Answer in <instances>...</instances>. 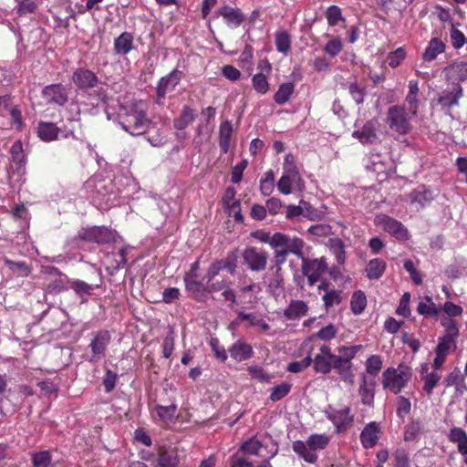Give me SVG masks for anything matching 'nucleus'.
Wrapping results in <instances>:
<instances>
[{
	"label": "nucleus",
	"mask_w": 467,
	"mask_h": 467,
	"mask_svg": "<svg viewBox=\"0 0 467 467\" xmlns=\"http://www.w3.org/2000/svg\"><path fill=\"white\" fill-rule=\"evenodd\" d=\"M118 121L121 129L131 136L144 134L151 124V119L148 117L147 103L140 99L120 106Z\"/></svg>",
	"instance_id": "nucleus-1"
},
{
	"label": "nucleus",
	"mask_w": 467,
	"mask_h": 467,
	"mask_svg": "<svg viewBox=\"0 0 467 467\" xmlns=\"http://www.w3.org/2000/svg\"><path fill=\"white\" fill-rule=\"evenodd\" d=\"M411 377V368L404 363H400L396 368H387L381 377L382 388L398 395L407 387Z\"/></svg>",
	"instance_id": "nucleus-2"
},
{
	"label": "nucleus",
	"mask_w": 467,
	"mask_h": 467,
	"mask_svg": "<svg viewBox=\"0 0 467 467\" xmlns=\"http://www.w3.org/2000/svg\"><path fill=\"white\" fill-rule=\"evenodd\" d=\"M242 451L246 454L262 459H272L277 454L278 447L270 438L259 439L254 437L244 442Z\"/></svg>",
	"instance_id": "nucleus-3"
},
{
	"label": "nucleus",
	"mask_w": 467,
	"mask_h": 467,
	"mask_svg": "<svg viewBox=\"0 0 467 467\" xmlns=\"http://www.w3.org/2000/svg\"><path fill=\"white\" fill-rule=\"evenodd\" d=\"M301 271L304 276L307 278V284L313 286L318 282L327 269L328 264L327 258H308L305 254L301 258Z\"/></svg>",
	"instance_id": "nucleus-4"
},
{
	"label": "nucleus",
	"mask_w": 467,
	"mask_h": 467,
	"mask_svg": "<svg viewBox=\"0 0 467 467\" xmlns=\"http://www.w3.org/2000/svg\"><path fill=\"white\" fill-rule=\"evenodd\" d=\"M411 117L403 107L393 106L388 109L386 121L391 130L405 135L411 130Z\"/></svg>",
	"instance_id": "nucleus-5"
},
{
	"label": "nucleus",
	"mask_w": 467,
	"mask_h": 467,
	"mask_svg": "<svg viewBox=\"0 0 467 467\" xmlns=\"http://www.w3.org/2000/svg\"><path fill=\"white\" fill-rule=\"evenodd\" d=\"M305 247V241L296 235H289L283 233L274 234L273 249L281 248L301 259L304 255Z\"/></svg>",
	"instance_id": "nucleus-6"
},
{
	"label": "nucleus",
	"mask_w": 467,
	"mask_h": 467,
	"mask_svg": "<svg viewBox=\"0 0 467 467\" xmlns=\"http://www.w3.org/2000/svg\"><path fill=\"white\" fill-rule=\"evenodd\" d=\"M374 223L398 241L405 242L410 237L409 231L403 223L389 215L383 213L376 215Z\"/></svg>",
	"instance_id": "nucleus-7"
},
{
	"label": "nucleus",
	"mask_w": 467,
	"mask_h": 467,
	"mask_svg": "<svg viewBox=\"0 0 467 467\" xmlns=\"http://www.w3.org/2000/svg\"><path fill=\"white\" fill-rule=\"evenodd\" d=\"M243 258L252 272H261L266 268L268 254L263 249L250 246L244 250Z\"/></svg>",
	"instance_id": "nucleus-8"
},
{
	"label": "nucleus",
	"mask_w": 467,
	"mask_h": 467,
	"mask_svg": "<svg viewBox=\"0 0 467 467\" xmlns=\"http://www.w3.org/2000/svg\"><path fill=\"white\" fill-rule=\"evenodd\" d=\"M326 416L333 423L337 433L347 431L354 420L351 410L347 406L338 410L330 408L326 411Z\"/></svg>",
	"instance_id": "nucleus-9"
},
{
	"label": "nucleus",
	"mask_w": 467,
	"mask_h": 467,
	"mask_svg": "<svg viewBox=\"0 0 467 467\" xmlns=\"http://www.w3.org/2000/svg\"><path fill=\"white\" fill-rule=\"evenodd\" d=\"M276 186L281 193L287 195L290 194L293 190L301 191L304 188V182L298 170H288L284 171Z\"/></svg>",
	"instance_id": "nucleus-10"
},
{
	"label": "nucleus",
	"mask_w": 467,
	"mask_h": 467,
	"mask_svg": "<svg viewBox=\"0 0 467 467\" xmlns=\"http://www.w3.org/2000/svg\"><path fill=\"white\" fill-rule=\"evenodd\" d=\"M331 348L327 345H322L319 348V353L312 358L313 368L317 373L324 375L329 374L333 369L334 358Z\"/></svg>",
	"instance_id": "nucleus-11"
},
{
	"label": "nucleus",
	"mask_w": 467,
	"mask_h": 467,
	"mask_svg": "<svg viewBox=\"0 0 467 467\" xmlns=\"http://www.w3.org/2000/svg\"><path fill=\"white\" fill-rule=\"evenodd\" d=\"M182 77L183 72L174 68L168 75L161 78L156 87L158 103H161V100L165 98L167 93L175 89Z\"/></svg>",
	"instance_id": "nucleus-12"
},
{
	"label": "nucleus",
	"mask_w": 467,
	"mask_h": 467,
	"mask_svg": "<svg viewBox=\"0 0 467 467\" xmlns=\"http://www.w3.org/2000/svg\"><path fill=\"white\" fill-rule=\"evenodd\" d=\"M110 342V335L106 330L98 332L90 342L92 355L89 361L96 363L105 356L108 345Z\"/></svg>",
	"instance_id": "nucleus-13"
},
{
	"label": "nucleus",
	"mask_w": 467,
	"mask_h": 467,
	"mask_svg": "<svg viewBox=\"0 0 467 467\" xmlns=\"http://www.w3.org/2000/svg\"><path fill=\"white\" fill-rule=\"evenodd\" d=\"M42 96L48 103L59 106L65 105L68 100L67 88L62 84H52L45 87L42 90Z\"/></svg>",
	"instance_id": "nucleus-14"
},
{
	"label": "nucleus",
	"mask_w": 467,
	"mask_h": 467,
	"mask_svg": "<svg viewBox=\"0 0 467 467\" xmlns=\"http://www.w3.org/2000/svg\"><path fill=\"white\" fill-rule=\"evenodd\" d=\"M216 16H222L226 26L230 28L239 27L244 21L245 16L239 8H234L228 5L221 6L216 12Z\"/></svg>",
	"instance_id": "nucleus-15"
},
{
	"label": "nucleus",
	"mask_w": 467,
	"mask_h": 467,
	"mask_svg": "<svg viewBox=\"0 0 467 467\" xmlns=\"http://www.w3.org/2000/svg\"><path fill=\"white\" fill-rule=\"evenodd\" d=\"M26 159L20 140L13 143L10 149V170L18 176L24 174Z\"/></svg>",
	"instance_id": "nucleus-16"
},
{
	"label": "nucleus",
	"mask_w": 467,
	"mask_h": 467,
	"mask_svg": "<svg viewBox=\"0 0 467 467\" xmlns=\"http://www.w3.org/2000/svg\"><path fill=\"white\" fill-rule=\"evenodd\" d=\"M379 122L376 119L367 121L360 130L353 131V138L363 144L373 143L378 140Z\"/></svg>",
	"instance_id": "nucleus-17"
},
{
	"label": "nucleus",
	"mask_w": 467,
	"mask_h": 467,
	"mask_svg": "<svg viewBox=\"0 0 467 467\" xmlns=\"http://www.w3.org/2000/svg\"><path fill=\"white\" fill-rule=\"evenodd\" d=\"M79 237L98 244H106L111 241L112 233L107 227L94 226L88 229H83L79 233Z\"/></svg>",
	"instance_id": "nucleus-18"
},
{
	"label": "nucleus",
	"mask_w": 467,
	"mask_h": 467,
	"mask_svg": "<svg viewBox=\"0 0 467 467\" xmlns=\"http://www.w3.org/2000/svg\"><path fill=\"white\" fill-rule=\"evenodd\" d=\"M381 429L379 423L371 421L368 423L360 433V442L365 449L376 446L379 440Z\"/></svg>",
	"instance_id": "nucleus-19"
},
{
	"label": "nucleus",
	"mask_w": 467,
	"mask_h": 467,
	"mask_svg": "<svg viewBox=\"0 0 467 467\" xmlns=\"http://www.w3.org/2000/svg\"><path fill=\"white\" fill-rule=\"evenodd\" d=\"M198 278V273L187 272L184 275L183 281L186 290L190 292L196 300L203 302L204 284L199 281Z\"/></svg>",
	"instance_id": "nucleus-20"
},
{
	"label": "nucleus",
	"mask_w": 467,
	"mask_h": 467,
	"mask_svg": "<svg viewBox=\"0 0 467 467\" xmlns=\"http://www.w3.org/2000/svg\"><path fill=\"white\" fill-rule=\"evenodd\" d=\"M73 82L81 89L93 88L98 83L97 76L85 68L77 69L72 76Z\"/></svg>",
	"instance_id": "nucleus-21"
},
{
	"label": "nucleus",
	"mask_w": 467,
	"mask_h": 467,
	"mask_svg": "<svg viewBox=\"0 0 467 467\" xmlns=\"http://www.w3.org/2000/svg\"><path fill=\"white\" fill-rule=\"evenodd\" d=\"M333 368L344 382L350 385L354 384L355 375L352 370V362H347L337 355L334 358Z\"/></svg>",
	"instance_id": "nucleus-22"
},
{
	"label": "nucleus",
	"mask_w": 467,
	"mask_h": 467,
	"mask_svg": "<svg viewBox=\"0 0 467 467\" xmlns=\"http://www.w3.org/2000/svg\"><path fill=\"white\" fill-rule=\"evenodd\" d=\"M308 309V305L305 301L291 300L287 307L284 310V317L287 320L299 319L307 314Z\"/></svg>",
	"instance_id": "nucleus-23"
},
{
	"label": "nucleus",
	"mask_w": 467,
	"mask_h": 467,
	"mask_svg": "<svg viewBox=\"0 0 467 467\" xmlns=\"http://www.w3.org/2000/svg\"><path fill=\"white\" fill-rule=\"evenodd\" d=\"M292 449L299 458H301L307 463L314 464L317 462L318 459L317 453H315L312 451L311 447H309L308 442L306 441H295L292 443Z\"/></svg>",
	"instance_id": "nucleus-24"
},
{
	"label": "nucleus",
	"mask_w": 467,
	"mask_h": 467,
	"mask_svg": "<svg viewBox=\"0 0 467 467\" xmlns=\"http://www.w3.org/2000/svg\"><path fill=\"white\" fill-rule=\"evenodd\" d=\"M375 380H368L366 376L362 377L361 383L358 388V394L361 398V402L367 406H372L375 398Z\"/></svg>",
	"instance_id": "nucleus-25"
},
{
	"label": "nucleus",
	"mask_w": 467,
	"mask_h": 467,
	"mask_svg": "<svg viewBox=\"0 0 467 467\" xmlns=\"http://www.w3.org/2000/svg\"><path fill=\"white\" fill-rule=\"evenodd\" d=\"M428 370L429 364L425 363L421 365L420 374L421 380L424 382L423 389L430 395L440 381L441 376L438 374L437 370L431 372H429Z\"/></svg>",
	"instance_id": "nucleus-26"
},
{
	"label": "nucleus",
	"mask_w": 467,
	"mask_h": 467,
	"mask_svg": "<svg viewBox=\"0 0 467 467\" xmlns=\"http://www.w3.org/2000/svg\"><path fill=\"white\" fill-rule=\"evenodd\" d=\"M134 48L133 36L129 32L121 33L114 40V51L117 55H128Z\"/></svg>",
	"instance_id": "nucleus-27"
},
{
	"label": "nucleus",
	"mask_w": 467,
	"mask_h": 467,
	"mask_svg": "<svg viewBox=\"0 0 467 467\" xmlns=\"http://www.w3.org/2000/svg\"><path fill=\"white\" fill-rule=\"evenodd\" d=\"M417 312L424 317H431L438 319L440 317L441 309L438 308L431 296H426L418 303Z\"/></svg>",
	"instance_id": "nucleus-28"
},
{
	"label": "nucleus",
	"mask_w": 467,
	"mask_h": 467,
	"mask_svg": "<svg viewBox=\"0 0 467 467\" xmlns=\"http://www.w3.org/2000/svg\"><path fill=\"white\" fill-rule=\"evenodd\" d=\"M448 439L457 445L458 451L461 454L467 455V433L463 429L452 427L448 433Z\"/></svg>",
	"instance_id": "nucleus-29"
},
{
	"label": "nucleus",
	"mask_w": 467,
	"mask_h": 467,
	"mask_svg": "<svg viewBox=\"0 0 467 467\" xmlns=\"http://www.w3.org/2000/svg\"><path fill=\"white\" fill-rule=\"evenodd\" d=\"M230 356L235 361H244L251 358L253 354L252 347L243 341H237L229 348Z\"/></svg>",
	"instance_id": "nucleus-30"
},
{
	"label": "nucleus",
	"mask_w": 467,
	"mask_h": 467,
	"mask_svg": "<svg viewBox=\"0 0 467 467\" xmlns=\"http://www.w3.org/2000/svg\"><path fill=\"white\" fill-rule=\"evenodd\" d=\"M179 459L175 450L160 449L155 467H177Z\"/></svg>",
	"instance_id": "nucleus-31"
},
{
	"label": "nucleus",
	"mask_w": 467,
	"mask_h": 467,
	"mask_svg": "<svg viewBox=\"0 0 467 467\" xmlns=\"http://www.w3.org/2000/svg\"><path fill=\"white\" fill-rule=\"evenodd\" d=\"M196 118V112L188 105L182 107V112L173 121L176 130H182L186 129Z\"/></svg>",
	"instance_id": "nucleus-32"
},
{
	"label": "nucleus",
	"mask_w": 467,
	"mask_h": 467,
	"mask_svg": "<svg viewBox=\"0 0 467 467\" xmlns=\"http://www.w3.org/2000/svg\"><path fill=\"white\" fill-rule=\"evenodd\" d=\"M462 97V88L459 84H455L451 90L445 92L439 99L440 104L443 107L451 108L458 105L459 99Z\"/></svg>",
	"instance_id": "nucleus-33"
},
{
	"label": "nucleus",
	"mask_w": 467,
	"mask_h": 467,
	"mask_svg": "<svg viewBox=\"0 0 467 467\" xmlns=\"http://www.w3.org/2000/svg\"><path fill=\"white\" fill-rule=\"evenodd\" d=\"M59 129L52 122L42 121L38 124L37 134L44 141H51L57 138Z\"/></svg>",
	"instance_id": "nucleus-34"
},
{
	"label": "nucleus",
	"mask_w": 467,
	"mask_h": 467,
	"mask_svg": "<svg viewBox=\"0 0 467 467\" xmlns=\"http://www.w3.org/2000/svg\"><path fill=\"white\" fill-rule=\"evenodd\" d=\"M444 43L439 38H432L429 42V45L422 55V59L424 62L432 61L438 57L439 54L444 52Z\"/></svg>",
	"instance_id": "nucleus-35"
},
{
	"label": "nucleus",
	"mask_w": 467,
	"mask_h": 467,
	"mask_svg": "<svg viewBox=\"0 0 467 467\" xmlns=\"http://www.w3.org/2000/svg\"><path fill=\"white\" fill-rule=\"evenodd\" d=\"M410 199L411 202L419 203L423 207L433 200V195L431 190L420 185L410 194Z\"/></svg>",
	"instance_id": "nucleus-36"
},
{
	"label": "nucleus",
	"mask_w": 467,
	"mask_h": 467,
	"mask_svg": "<svg viewBox=\"0 0 467 467\" xmlns=\"http://www.w3.org/2000/svg\"><path fill=\"white\" fill-rule=\"evenodd\" d=\"M387 265L380 258L371 259L366 267V273L368 279H379L386 270Z\"/></svg>",
	"instance_id": "nucleus-37"
},
{
	"label": "nucleus",
	"mask_w": 467,
	"mask_h": 467,
	"mask_svg": "<svg viewBox=\"0 0 467 467\" xmlns=\"http://www.w3.org/2000/svg\"><path fill=\"white\" fill-rule=\"evenodd\" d=\"M295 90V85L292 82L282 83L274 95V100L278 105L285 104L291 98Z\"/></svg>",
	"instance_id": "nucleus-38"
},
{
	"label": "nucleus",
	"mask_w": 467,
	"mask_h": 467,
	"mask_svg": "<svg viewBox=\"0 0 467 467\" xmlns=\"http://www.w3.org/2000/svg\"><path fill=\"white\" fill-rule=\"evenodd\" d=\"M439 318L441 320V326L444 328V334L442 336L457 339L460 336V323L450 317Z\"/></svg>",
	"instance_id": "nucleus-39"
},
{
	"label": "nucleus",
	"mask_w": 467,
	"mask_h": 467,
	"mask_svg": "<svg viewBox=\"0 0 467 467\" xmlns=\"http://www.w3.org/2000/svg\"><path fill=\"white\" fill-rule=\"evenodd\" d=\"M233 132V127L230 121L226 120L220 125L219 135H220V147L222 150L226 153L229 150L231 143V136Z\"/></svg>",
	"instance_id": "nucleus-40"
},
{
	"label": "nucleus",
	"mask_w": 467,
	"mask_h": 467,
	"mask_svg": "<svg viewBox=\"0 0 467 467\" xmlns=\"http://www.w3.org/2000/svg\"><path fill=\"white\" fill-rule=\"evenodd\" d=\"M127 248L121 247L118 254H107L106 261L109 264V267L113 270H119L127 264Z\"/></svg>",
	"instance_id": "nucleus-41"
},
{
	"label": "nucleus",
	"mask_w": 467,
	"mask_h": 467,
	"mask_svg": "<svg viewBox=\"0 0 467 467\" xmlns=\"http://www.w3.org/2000/svg\"><path fill=\"white\" fill-rule=\"evenodd\" d=\"M447 72L451 78L463 81L467 79V62H454L447 67Z\"/></svg>",
	"instance_id": "nucleus-42"
},
{
	"label": "nucleus",
	"mask_w": 467,
	"mask_h": 467,
	"mask_svg": "<svg viewBox=\"0 0 467 467\" xmlns=\"http://www.w3.org/2000/svg\"><path fill=\"white\" fill-rule=\"evenodd\" d=\"M329 437L327 434H311L306 441L315 453L327 448L329 443Z\"/></svg>",
	"instance_id": "nucleus-43"
},
{
	"label": "nucleus",
	"mask_w": 467,
	"mask_h": 467,
	"mask_svg": "<svg viewBox=\"0 0 467 467\" xmlns=\"http://www.w3.org/2000/svg\"><path fill=\"white\" fill-rule=\"evenodd\" d=\"M252 85L254 89L259 94H266L270 89V84L267 76L263 72L256 73L252 78Z\"/></svg>",
	"instance_id": "nucleus-44"
},
{
	"label": "nucleus",
	"mask_w": 467,
	"mask_h": 467,
	"mask_svg": "<svg viewBox=\"0 0 467 467\" xmlns=\"http://www.w3.org/2000/svg\"><path fill=\"white\" fill-rule=\"evenodd\" d=\"M367 306V297L365 294L358 290L356 291L351 297L350 306L355 315L361 314Z\"/></svg>",
	"instance_id": "nucleus-45"
},
{
	"label": "nucleus",
	"mask_w": 467,
	"mask_h": 467,
	"mask_svg": "<svg viewBox=\"0 0 467 467\" xmlns=\"http://www.w3.org/2000/svg\"><path fill=\"white\" fill-rule=\"evenodd\" d=\"M275 44L276 50L286 54L291 48V37L285 31H279L275 34Z\"/></svg>",
	"instance_id": "nucleus-46"
},
{
	"label": "nucleus",
	"mask_w": 467,
	"mask_h": 467,
	"mask_svg": "<svg viewBox=\"0 0 467 467\" xmlns=\"http://www.w3.org/2000/svg\"><path fill=\"white\" fill-rule=\"evenodd\" d=\"M383 359L379 355H371L365 362L366 372L373 377L377 376L381 370Z\"/></svg>",
	"instance_id": "nucleus-47"
},
{
	"label": "nucleus",
	"mask_w": 467,
	"mask_h": 467,
	"mask_svg": "<svg viewBox=\"0 0 467 467\" xmlns=\"http://www.w3.org/2000/svg\"><path fill=\"white\" fill-rule=\"evenodd\" d=\"M422 432V424L420 420H412L404 431V440L412 441L417 440Z\"/></svg>",
	"instance_id": "nucleus-48"
},
{
	"label": "nucleus",
	"mask_w": 467,
	"mask_h": 467,
	"mask_svg": "<svg viewBox=\"0 0 467 467\" xmlns=\"http://www.w3.org/2000/svg\"><path fill=\"white\" fill-rule=\"evenodd\" d=\"M326 17L329 26H335L341 21H345L341 8L337 5H330L326 10Z\"/></svg>",
	"instance_id": "nucleus-49"
},
{
	"label": "nucleus",
	"mask_w": 467,
	"mask_h": 467,
	"mask_svg": "<svg viewBox=\"0 0 467 467\" xmlns=\"http://www.w3.org/2000/svg\"><path fill=\"white\" fill-rule=\"evenodd\" d=\"M275 186V174L272 170L265 172V177L260 181V192L264 196H269Z\"/></svg>",
	"instance_id": "nucleus-50"
},
{
	"label": "nucleus",
	"mask_w": 467,
	"mask_h": 467,
	"mask_svg": "<svg viewBox=\"0 0 467 467\" xmlns=\"http://www.w3.org/2000/svg\"><path fill=\"white\" fill-rule=\"evenodd\" d=\"M284 279L281 274V267H277L274 276L268 283V290L273 295L278 296L283 291Z\"/></svg>",
	"instance_id": "nucleus-51"
},
{
	"label": "nucleus",
	"mask_w": 467,
	"mask_h": 467,
	"mask_svg": "<svg viewBox=\"0 0 467 467\" xmlns=\"http://www.w3.org/2000/svg\"><path fill=\"white\" fill-rule=\"evenodd\" d=\"M158 417L164 422L171 421L175 416L177 411L176 404H170L168 406L156 405L155 407Z\"/></svg>",
	"instance_id": "nucleus-52"
},
{
	"label": "nucleus",
	"mask_w": 467,
	"mask_h": 467,
	"mask_svg": "<svg viewBox=\"0 0 467 467\" xmlns=\"http://www.w3.org/2000/svg\"><path fill=\"white\" fill-rule=\"evenodd\" d=\"M292 385L288 382H282L271 389L269 399L272 401H278L285 398L291 391Z\"/></svg>",
	"instance_id": "nucleus-53"
},
{
	"label": "nucleus",
	"mask_w": 467,
	"mask_h": 467,
	"mask_svg": "<svg viewBox=\"0 0 467 467\" xmlns=\"http://www.w3.org/2000/svg\"><path fill=\"white\" fill-rule=\"evenodd\" d=\"M238 254L236 251H231L224 259L218 260L221 263L222 269L227 270L231 275H234L237 268Z\"/></svg>",
	"instance_id": "nucleus-54"
},
{
	"label": "nucleus",
	"mask_w": 467,
	"mask_h": 467,
	"mask_svg": "<svg viewBox=\"0 0 467 467\" xmlns=\"http://www.w3.org/2000/svg\"><path fill=\"white\" fill-rule=\"evenodd\" d=\"M52 461L48 451H41L32 454V462L34 467H50Z\"/></svg>",
	"instance_id": "nucleus-55"
},
{
	"label": "nucleus",
	"mask_w": 467,
	"mask_h": 467,
	"mask_svg": "<svg viewBox=\"0 0 467 467\" xmlns=\"http://www.w3.org/2000/svg\"><path fill=\"white\" fill-rule=\"evenodd\" d=\"M372 170L377 173H387L390 171L391 164L388 158H381L379 155L372 156L371 160Z\"/></svg>",
	"instance_id": "nucleus-56"
},
{
	"label": "nucleus",
	"mask_w": 467,
	"mask_h": 467,
	"mask_svg": "<svg viewBox=\"0 0 467 467\" xmlns=\"http://www.w3.org/2000/svg\"><path fill=\"white\" fill-rule=\"evenodd\" d=\"M456 344L457 339L441 336L438 338L435 350L448 356L450 350L456 348Z\"/></svg>",
	"instance_id": "nucleus-57"
},
{
	"label": "nucleus",
	"mask_w": 467,
	"mask_h": 467,
	"mask_svg": "<svg viewBox=\"0 0 467 467\" xmlns=\"http://www.w3.org/2000/svg\"><path fill=\"white\" fill-rule=\"evenodd\" d=\"M322 300L326 309H329L335 305H339L342 301V296L339 291L330 289L323 295Z\"/></svg>",
	"instance_id": "nucleus-58"
},
{
	"label": "nucleus",
	"mask_w": 467,
	"mask_h": 467,
	"mask_svg": "<svg viewBox=\"0 0 467 467\" xmlns=\"http://www.w3.org/2000/svg\"><path fill=\"white\" fill-rule=\"evenodd\" d=\"M444 316H441L440 317H450L453 318L462 316L463 309L462 306L454 304L451 301H446L441 307Z\"/></svg>",
	"instance_id": "nucleus-59"
},
{
	"label": "nucleus",
	"mask_w": 467,
	"mask_h": 467,
	"mask_svg": "<svg viewBox=\"0 0 467 467\" xmlns=\"http://www.w3.org/2000/svg\"><path fill=\"white\" fill-rule=\"evenodd\" d=\"M5 265L14 274L21 276H27L30 274V268L25 262H15L10 259H5Z\"/></svg>",
	"instance_id": "nucleus-60"
},
{
	"label": "nucleus",
	"mask_w": 467,
	"mask_h": 467,
	"mask_svg": "<svg viewBox=\"0 0 467 467\" xmlns=\"http://www.w3.org/2000/svg\"><path fill=\"white\" fill-rule=\"evenodd\" d=\"M348 93L357 105L363 104L366 96L364 88L360 87L357 82H352L348 85Z\"/></svg>",
	"instance_id": "nucleus-61"
},
{
	"label": "nucleus",
	"mask_w": 467,
	"mask_h": 467,
	"mask_svg": "<svg viewBox=\"0 0 467 467\" xmlns=\"http://www.w3.org/2000/svg\"><path fill=\"white\" fill-rule=\"evenodd\" d=\"M312 363L311 352L300 361H294L288 364L287 371L291 373H299L308 368Z\"/></svg>",
	"instance_id": "nucleus-62"
},
{
	"label": "nucleus",
	"mask_w": 467,
	"mask_h": 467,
	"mask_svg": "<svg viewBox=\"0 0 467 467\" xmlns=\"http://www.w3.org/2000/svg\"><path fill=\"white\" fill-rule=\"evenodd\" d=\"M361 348V345H354L350 347L342 346L338 348V352L341 354L338 356L341 359L347 362H351Z\"/></svg>",
	"instance_id": "nucleus-63"
},
{
	"label": "nucleus",
	"mask_w": 467,
	"mask_h": 467,
	"mask_svg": "<svg viewBox=\"0 0 467 467\" xmlns=\"http://www.w3.org/2000/svg\"><path fill=\"white\" fill-rule=\"evenodd\" d=\"M343 49V44L339 37H333L324 47V51L331 56L337 57Z\"/></svg>",
	"instance_id": "nucleus-64"
}]
</instances>
